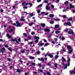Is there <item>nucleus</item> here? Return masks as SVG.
I'll return each instance as SVG.
<instances>
[{"label": "nucleus", "instance_id": "obj_1", "mask_svg": "<svg viewBox=\"0 0 75 75\" xmlns=\"http://www.w3.org/2000/svg\"><path fill=\"white\" fill-rule=\"evenodd\" d=\"M16 24H16V23H13L12 25H16V27H21L22 25V24L19 23V22L18 21L16 22Z\"/></svg>", "mask_w": 75, "mask_h": 75}, {"label": "nucleus", "instance_id": "obj_2", "mask_svg": "<svg viewBox=\"0 0 75 75\" xmlns=\"http://www.w3.org/2000/svg\"><path fill=\"white\" fill-rule=\"evenodd\" d=\"M71 24L70 22H65L64 23V25L65 26H67V25H69V26H71Z\"/></svg>", "mask_w": 75, "mask_h": 75}, {"label": "nucleus", "instance_id": "obj_3", "mask_svg": "<svg viewBox=\"0 0 75 75\" xmlns=\"http://www.w3.org/2000/svg\"><path fill=\"white\" fill-rule=\"evenodd\" d=\"M41 42H42V41H40V42L38 43V45L40 46L44 45L45 44L44 43Z\"/></svg>", "mask_w": 75, "mask_h": 75}, {"label": "nucleus", "instance_id": "obj_4", "mask_svg": "<svg viewBox=\"0 0 75 75\" xmlns=\"http://www.w3.org/2000/svg\"><path fill=\"white\" fill-rule=\"evenodd\" d=\"M68 33L69 34H74V31L72 30H71V31H68Z\"/></svg>", "mask_w": 75, "mask_h": 75}, {"label": "nucleus", "instance_id": "obj_5", "mask_svg": "<svg viewBox=\"0 0 75 75\" xmlns=\"http://www.w3.org/2000/svg\"><path fill=\"white\" fill-rule=\"evenodd\" d=\"M61 59L62 62H66V59L64 58V57H62Z\"/></svg>", "mask_w": 75, "mask_h": 75}, {"label": "nucleus", "instance_id": "obj_6", "mask_svg": "<svg viewBox=\"0 0 75 75\" xmlns=\"http://www.w3.org/2000/svg\"><path fill=\"white\" fill-rule=\"evenodd\" d=\"M27 6L28 5V3H26L25 2H24L22 3V6Z\"/></svg>", "mask_w": 75, "mask_h": 75}, {"label": "nucleus", "instance_id": "obj_7", "mask_svg": "<svg viewBox=\"0 0 75 75\" xmlns=\"http://www.w3.org/2000/svg\"><path fill=\"white\" fill-rule=\"evenodd\" d=\"M44 31H47V32H50V30L48 28H45V29Z\"/></svg>", "mask_w": 75, "mask_h": 75}, {"label": "nucleus", "instance_id": "obj_8", "mask_svg": "<svg viewBox=\"0 0 75 75\" xmlns=\"http://www.w3.org/2000/svg\"><path fill=\"white\" fill-rule=\"evenodd\" d=\"M46 9L47 10H50V9H51V8L48 6H46Z\"/></svg>", "mask_w": 75, "mask_h": 75}, {"label": "nucleus", "instance_id": "obj_9", "mask_svg": "<svg viewBox=\"0 0 75 75\" xmlns=\"http://www.w3.org/2000/svg\"><path fill=\"white\" fill-rule=\"evenodd\" d=\"M48 56L50 58H53V55L51 53L49 54L48 55Z\"/></svg>", "mask_w": 75, "mask_h": 75}, {"label": "nucleus", "instance_id": "obj_10", "mask_svg": "<svg viewBox=\"0 0 75 75\" xmlns=\"http://www.w3.org/2000/svg\"><path fill=\"white\" fill-rule=\"evenodd\" d=\"M20 21H25V19H24V16H22L21 17V18L20 19Z\"/></svg>", "mask_w": 75, "mask_h": 75}, {"label": "nucleus", "instance_id": "obj_11", "mask_svg": "<svg viewBox=\"0 0 75 75\" xmlns=\"http://www.w3.org/2000/svg\"><path fill=\"white\" fill-rule=\"evenodd\" d=\"M41 13H42V14H43V15H45V16H47V15H48V13H45V12H42Z\"/></svg>", "mask_w": 75, "mask_h": 75}, {"label": "nucleus", "instance_id": "obj_12", "mask_svg": "<svg viewBox=\"0 0 75 75\" xmlns=\"http://www.w3.org/2000/svg\"><path fill=\"white\" fill-rule=\"evenodd\" d=\"M70 74H75V71L74 70L70 71Z\"/></svg>", "mask_w": 75, "mask_h": 75}, {"label": "nucleus", "instance_id": "obj_13", "mask_svg": "<svg viewBox=\"0 0 75 75\" xmlns=\"http://www.w3.org/2000/svg\"><path fill=\"white\" fill-rule=\"evenodd\" d=\"M49 17L51 18H52V17H54V15L52 14H51L49 15Z\"/></svg>", "mask_w": 75, "mask_h": 75}, {"label": "nucleus", "instance_id": "obj_14", "mask_svg": "<svg viewBox=\"0 0 75 75\" xmlns=\"http://www.w3.org/2000/svg\"><path fill=\"white\" fill-rule=\"evenodd\" d=\"M70 7L71 8H74L75 7L72 4H70Z\"/></svg>", "mask_w": 75, "mask_h": 75}, {"label": "nucleus", "instance_id": "obj_15", "mask_svg": "<svg viewBox=\"0 0 75 75\" xmlns=\"http://www.w3.org/2000/svg\"><path fill=\"white\" fill-rule=\"evenodd\" d=\"M29 58L30 59H34L35 58L34 57H33L32 56H30Z\"/></svg>", "mask_w": 75, "mask_h": 75}, {"label": "nucleus", "instance_id": "obj_16", "mask_svg": "<svg viewBox=\"0 0 75 75\" xmlns=\"http://www.w3.org/2000/svg\"><path fill=\"white\" fill-rule=\"evenodd\" d=\"M50 23L51 24H53L54 23V21H50Z\"/></svg>", "mask_w": 75, "mask_h": 75}, {"label": "nucleus", "instance_id": "obj_17", "mask_svg": "<svg viewBox=\"0 0 75 75\" xmlns=\"http://www.w3.org/2000/svg\"><path fill=\"white\" fill-rule=\"evenodd\" d=\"M7 37H8V38H11V37L9 35V34H7Z\"/></svg>", "mask_w": 75, "mask_h": 75}, {"label": "nucleus", "instance_id": "obj_18", "mask_svg": "<svg viewBox=\"0 0 75 75\" xmlns=\"http://www.w3.org/2000/svg\"><path fill=\"white\" fill-rule=\"evenodd\" d=\"M67 48L68 50H71V47L69 45L67 46Z\"/></svg>", "mask_w": 75, "mask_h": 75}, {"label": "nucleus", "instance_id": "obj_19", "mask_svg": "<svg viewBox=\"0 0 75 75\" xmlns=\"http://www.w3.org/2000/svg\"><path fill=\"white\" fill-rule=\"evenodd\" d=\"M34 38L35 39H38V40H39V39H40V38L37 36H35L34 37Z\"/></svg>", "mask_w": 75, "mask_h": 75}, {"label": "nucleus", "instance_id": "obj_20", "mask_svg": "<svg viewBox=\"0 0 75 75\" xmlns=\"http://www.w3.org/2000/svg\"><path fill=\"white\" fill-rule=\"evenodd\" d=\"M50 45V44L48 43H46L45 44V45H44V47H47V45Z\"/></svg>", "mask_w": 75, "mask_h": 75}, {"label": "nucleus", "instance_id": "obj_21", "mask_svg": "<svg viewBox=\"0 0 75 75\" xmlns=\"http://www.w3.org/2000/svg\"><path fill=\"white\" fill-rule=\"evenodd\" d=\"M55 28H58V27H59V25H55Z\"/></svg>", "mask_w": 75, "mask_h": 75}, {"label": "nucleus", "instance_id": "obj_22", "mask_svg": "<svg viewBox=\"0 0 75 75\" xmlns=\"http://www.w3.org/2000/svg\"><path fill=\"white\" fill-rule=\"evenodd\" d=\"M41 53V52L40 51H38L37 52V55H40Z\"/></svg>", "mask_w": 75, "mask_h": 75}, {"label": "nucleus", "instance_id": "obj_23", "mask_svg": "<svg viewBox=\"0 0 75 75\" xmlns=\"http://www.w3.org/2000/svg\"><path fill=\"white\" fill-rule=\"evenodd\" d=\"M60 33V31H59L57 30L55 31V33L57 34H59V33Z\"/></svg>", "mask_w": 75, "mask_h": 75}, {"label": "nucleus", "instance_id": "obj_24", "mask_svg": "<svg viewBox=\"0 0 75 75\" xmlns=\"http://www.w3.org/2000/svg\"><path fill=\"white\" fill-rule=\"evenodd\" d=\"M41 26H42V27L45 26V24L44 23H41Z\"/></svg>", "mask_w": 75, "mask_h": 75}, {"label": "nucleus", "instance_id": "obj_25", "mask_svg": "<svg viewBox=\"0 0 75 75\" xmlns=\"http://www.w3.org/2000/svg\"><path fill=\"white\" fill-rule=\"evenodd\" d=\"M17 71L18 73H21V70L20 69H17Z\"/></svg>", "mask_w": 75, "mask_h": 75}, {"label": "nucleus", "instance_id": "obj_26", "mask_svg": "<svg viewBox=\"0 0 75 75\" xmlns=\"http://www.w3.org/2000/svg\"><path fill=\"white\" fill-rule=\"evenodd\" d=\"M29 16L31 17H33V16H34V14H33V13H30L29 14Z\"/></svg>", "mask_w": 75, "mask_h": 75}, {"label": "nucleus", "instance_id": "obj_27", "mask_svg": "<svg viewBox=\"0 0 75 75\" xmlns=\"http://www.w3.org/2000/svg\"><path fill=\"white\" fill-rule=\"evenodd\" d=\"M31 64L32 65H33L34 66H35V63L34 62L31 63Z\"/></svg>", "mask_w": 75, "mask_h": 75}, {"label": "nucleus", "instance_id": "obj_28", "mask_svg": "<svg viewBox=\"0 0 75 75\" xmlns=\"http://www.w3.org/2000/svg\"><path fill=\"white\" fill-rule=\"evenodd\" d=\"M72 51H73V50H70L68 52V53H71V52H72Z\"/></svg>", "mask_w": 75, "mask_h": 75}, {"label": "nucleus", "instance_id": "obj_29", "mask_svg": "<svg viewBox=\"0 0 75 75\" xmlns=\"http://www.w3.org/2000/svg\"><path fill=\"white\" fill-rule=\"evenodd\" d=\"M50 54V52H48L47 54L45 55V57H47L48 55V54Z\"/></svg>", "mask_w": 75, "mask_h": 75}, {"label": "nucleus", "instance_id": "obj_30", "mask_svg": "<svg viewBox=\"0 0 75 75\" xmlns=\"http://www.w3.org/2000/svg\"><path fill=\"white\" fill-rule=\"evenodd\" d=\"M8 50H9V51H11L12 50L11 49L10 47L8 48Z\"/></svg>", "mask_w": 75, "mask_h": 75}, {"label": "nucleus", "instance_id": "obj_31", "mask_svg": "<svg viewBox=\"0 0 75 75\" xmlns=\"http://www.w3.org/2000/svg\"><path fill=\"white\" fill-rule=\"evenodd\" d=\"M33 24H34V23H29V25L30 26H31V25H33Z\"/></svg>", "mask_w": 75, "mask_h": 75}, {"label": "nucleus", "instance_id": "obj_32", "mask_svg": "<svg viewBox=\"0 0 75 75\" xmlns=\"http://www.w3.org/2000/svg\"><path fill=\"white\" fill-rule=\"evenodd\" d=\"M14 30V29H11L9 30V32L11 33V32H12L13 30Z\"/></svg>", "mask_w": 75, "mask_h": 75}, {"label": "nucleus", "instance_id": "obj_33", "mask_svg": "<svg viewBox=\"0 0 75 75\" xmlns=\"http://www.w3.org/2000/svg\"><path fill=\"white\" fill-rule=\"evenodd\" d=\"M31 34H32V35H34L35 34V32L33 31L31 33Z\"/></svg>", "mask_w": 75, "mask_h": 75}, {"label": "nucleus", "instance_id": "obj_34", "mask_svg": "<svg viewBox=\"0 0 75 75\" xmlns=\"http://www.w3.org/2000/svg\"><path fill=\"white\" fill-rule=\"evenodd\" d=\"M42 4H40L38 6V7H42Z\"/></svg>", "mask_w": 75, "mask_h": 75}, {"label": "nucleus", "instance_id": "obj_35", "mask_svg": "<svg viewBox=\"0 0 75 75\" xmlns=\"http://www.w3.org/2000/svg\"><path fill=\"white\" fill-rule=\"evenodd\" d=\"M59 57V56H58V55H57L56 56L54 57L55 59H57V58H58Z\"/></svg>", "mask_w": 75, "mask_h": 75}, {"label": "nucleus", "instance_id": "obj_36", "mask_svg": "<svg viewBox=\"0 0 75 75\" xmlns=\"http://www.w3.org/2000/svg\"><path fill=\"white\" fill-rule=\"evenodd\" d=\"M57 65H58V64L57 63H55L54 64L55 67H56V68H57Z\"/></svg>", "mask_w": 75, "mask_h": 75}, {"label": "nucleus", "instance_id": "obj_37", "mask_svg": "<svg viewBox=\"0 0 75 75\" xmlns=\"http://www.w3.org/2000/svg\"><path fill=\"white\" fill-rule=\"evenodd\" d=\"M43 41H44L45 42H47V40L45 39H43Z\"/></svg>", "mask_w": 75, "mask_h": 75}, {"label": "nucleus", "instance_id": "obj_38", "mask_svg": "<svg viewBox=\"0 0 75 75\" xmlns=\"http://www.w3.org/2000/svg\"><path fill=\"white\" fill-rule=\"evenodd\" d=\"M55 21H60V19H59V18H57L55 19Z\"/></svg>", "mask_w": 75, "mask_h": 75}, {"label": "nucleus", "instance_id": "obj_39", "mask_svg": "<svg viewBox=\"0 0 75 75\" xmlns=\"http://www.w3.org/2000/svg\"><path fill=\"white\" fill-rule=\"evenodd\" d=\"M44 3H48V1L47 0H45L44 1Z\"/></svg>", "mask_w": 75, "mask_h": 75}, {"label": "nucleus", "instance_id": "obj_40", "mask_svg": "<svg viewBox=\"0 0 75 75\" xmlns=\"http://www.w3.org/2000/svg\"><path fill=\"white\" fill-rule=\"evenodd\" d=\"M28 6H23V8H25V9H27L28 8Z\"/></svg>", "mask_w": 75, "mask_h": 75}, {"label": "nucleus", "instance_id": "obj_41", "mask_svg": "<svg viewBox=\"0 0 75 75\" xmlns=\"http://www.w3.org/2000/svg\"><path fill=\"white\" fill-rule=\"evenodd\" d=\"M28 4H29L30 5V7H32V6H33V4H32L31 3H29L28 4Z\"/></svg>", "mask_w": 75, "mask_h": 75}, {"label": "nucleus", "instance_id": "obj_42", "mask_svg": "<svg viewBox=\"0 0 75 75\" xmlns=\"http://www.w3.org/2000/svg\"><path fill=\"white\" fill-rule=\"evenodd\" d=\"M23 35L24 36H25V37H27V34L25 33H23Z\"/></svg>", "mask_w": 75, "mask_h": 75}, {"label": "nucleus", "instance_id": "obj_43", "mask_svg": "<svg viewBox=\"0 0 75 75\" xmlns=\"http://www.w3.org/2000/svg\"><path fill=\"white\" fill-rule=\"evenodd\" d=\"M72 20V18H69L68 19V21H71Z\"/></svg>", "mask_w": 75, "mask_h": 75}, {"label": "nucleus", "instance_id": "obj_44", "mask_svg": "<svg viewBox=\"0 0 75 75\" xmlns=\"http://www.w3.org/2000/svg\"><path fill=\"white\" fill-rule=\"evenodd\" d=\"M41 61H42V62H44V59L42 58H41Z\"/></svg>", "mask_w": 75, "mask_h": 75}, {"label": "nucleus", "instance_id": "obj_45", "mask_svg": "<svg viewBox=\"0 0 75 75\" xmlns=\"http://www.w3.org/2000/svg\"><path fill=\"white\" fill-rule=\"evenodd\" d=\"M68 3V1H66L64 2V4H67Z\"/></svg>", "mask_w": 75, "mask_h": 75}, {"label": "nucleus", "instance_id": "obj_46", "mask_svg": "<svg viewBox=\"0 0 75 75\" xmlns=\"http://www.w3.org/2000/svg\"><path fill=\"white\" fill-rule=\"evenodd\" d=\"M38 40H36L35 41V43H38Z\"/></svg>", "mask_w": 75, "mask_h": 75}, {"label": "nucleus", "instance_id": "obj_47", "mask_svg": "<svg viewBox=\"0 0 75 75\" xmlns=\"http://www.w3.org/2000/svg\"><path fill=\"white\" fill-rule=\"evenodd\" d=\"M38 67H41V64L40 63H39L38 64Z\"/></svg>", "mask_w": 75, "mask_h": 75}, {"label": "nucleus", "instance_id": "obj_48", "mask_svg": "<svg viewBox=\"0 0 75 75\" xmlns=\"http://www.w3.org/2000/svg\"><path fill=\"white\" fill-rule=\"evenodd\" d=\"M54 40L55 41H58V38H55L54 39Z\"/></svg>", "mask_w": 75, "mask_h": 75}, {"label": "nucleus", "instance_id": "obj_49", "mask_svg": "<svg viewBox=\"0 0 75 75\" xmlns=\"http://www.w3.org/2000/svg\"><path fill=\"white\" fill-rule=\"evenodd\" d=\"M51 7L52 8H54V5H52Z\"/></svg>", "mask_w": 75, "mask_h": 75}, {"label": "nucleus", "instance_id": "obj_50", "mask_svg": "<svg viewBox=\"0 0 75 75\" xmlns=\"http://www.w3.org/2000/svg\"><path fill=\"white\" fill-rule=\"evenodd\" d=\"M63 17L64 18H67V16L65 15H63Z\"/></svg>", "mask_w": 75, "mask_h": 75}, {"label": "nucleus", "instance_id": "obj_51", "mask_svg": "<svg viewBox=\"0 0 75 75\" xmlns=\"http://www.w3.org/2000/svg\"><path fill=\"white\" fill-rule=\"evenodd\" d=\"M28 38L29 39V40H31V37L30 36H28Z\"/></svg>", "mask_w": 75, "mask_h": 75}, {"label": "nucleus", "instance_id": "obj_52", "mask_svg": "<svg viewBox=\"0 0 75 75\" xmlns=\"http://www.w3.org/2000/svg\"><path fill=\"white\" fill-rule=\"evenodd\" d=\"M62 51H64V52H66V51L64 49H63L62 50Z\"/></svg>", "mask_w": 75, "mask_h": 75}, {"label": "nucleus", "instance_id": "obj_53", "mask_svg": "<svg viewBox=\"0 0 75 75\" xmlns=\"http://www.w3.org/2000/svg\"><path fill=\"white\" fill-rule=\"evenodd\" d=\"M37 11L38 13H40V12H41V11L40 10H38Z\"/></svg>", "mask_w": 75, "mask_h": 75}, {"label": "nucleus", "instance_id": "obj_54", "mask_svg": "<svg viewBox=\"0 0 75 75\" xmlns=\"http://www.w3.org/2000/svg\"><path fill=\"white\" fill-rule=\"evenodd\" d=\"M33 42H30L29 43V44H30V45L33 44Z\"/></svg>", "mask_w": 75, "mask_h": 75}, {"label": "nucleus", "instance_id": "obj_55", "mask_svg": "<svg viewBox=\"0 0 75 75\" xmlns=\"http://www.w3.org/2000/svg\"><path fill=\"white\" fill-rule=\"evenodd\" d=\"M25 31H28V30H27V27H26L25 28Z\"/></svg>", "mask_w": 75, "mask_h": 75}, {"label": "nucleus", "instance_id": "obj_56", "mask_svg": "<svg viewBox=\"0 0 75 75\" xmlns=\"http://www.w3.org/2000/svg\"><path fill=\"white\" fill-rule=\"evenodd\" d=\"M47 65H48V66H50L51 65V64H50L49 63H48L47 64Z\"/></svg>", "mask_w": 75, "mask_h": 75}, {"label": "nucleus", "instance_id": "obj_57", "mask_svg": "<svg viewBox=\"0 0 75 75\" xmlns=\"http://www.w3.org/2000/svg\"><path fill=\"white\" fill-rule=\"evenodd\" d=\"M4 47L6 48H8V45H5Z\"/></svg>", "mask_w": 75, "mask_h": 75}, {"label": "nucleus", "instance_id": "obj_58", "mask_svg": "<svg viewBox=\"0 0 75 75\" xmlns=\"http://www.w3.org/2000/svg\"><path fill=\"white\" fill-rule=\"evenodd\" d=\"M25 15H26V14H28L26 12H23V14H25Z\"/></svg>", "mask_w": 75, "mask_h": 75}, {"label": "nucleus", "instance_id": "obj_59", "mask_svg": "<svg viewBox=\"0 0 75 75\" xmlns=\"http://www.w3.org/2000/svg\"><path fill=\"white\" fill-rule=\"evenodd\" d=\"M47 74L48 75H51V74L49 72H47Z\"/></svg>", "mask_w": 75, "mask_h": 75}, {"label": "nucleus", "instance_id": "obj_60", "mask_svg": "<svg viewBox=\"0 0 75 75\" xmlns=\"http://www.w3.org/2000/svg\"><path fill=\"white\" fill-rule=\"evenodd\" d=\"M70 65V62L67 63V66L69 67V66Z\"/></svg>", "mask_w": 75, "mask_h": 75}, {"label": "nucleus", "instance_id": "obj_61", "mask_svg": "<svg viewBox=\"0 0 75 75\" xmlns=\"http://www.w3.org/2000/svg\"><path fill=\"white\" fill-rule=\"evenodd\" d=\"M67 68V64H66V65L64 66L65 69H66Z\"/></svg>", "mask_w": 75, "mask_h": 75}, {"label": "nucleus", "instance_id": "obj_62", "mask_svg": "<svg viewBox=\"0 0 75 75\" xmlns=\"http://www.w3.org/2000/svg\"><path fill=\"white\" fill-rule=\"evenodd\" d=\"M64 39H65V38H64V37H63L62 38V40H64Z\"/></svg>", "mask_w": 75, "mask_h": 75}, {"label": "nucleus", "instance_id": "obj_63", "mask_svg": "<svg viewBox=\"0 0 75 75\" xmlns=\"http://www.w3.org/2000/svg\"><path fill=\"white\" fill-rule=\"evenodd\" d=\"M41 1V0H37V1L38 3H39V2H40V1Z\"/></svg>", "mask_w": 75, "mask_h": 75}, {"label": "nucleus", "instance_id": "obj_64", "mask_svg": "<svg viewBox=\"0 0 75 75\" xmlns=\"http://www.w3.org/2000/svg\"><path fill=\"white\" fill-rule=\"evenodd\" d=\"M2 49L3 51H5V50H6V49L4 47L2 48Z\"/></svg>", "mask_w": 75, "mask_h": 75}]
</instances>
